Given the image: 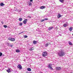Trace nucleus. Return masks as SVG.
I'll return each mask as SVG.
<instances>
[{
	"mask_svg": "<svg viewBox=\"0 0 73 73\" xmlns=\"http://www.w3.org/2000/svg\"><path fill=\"white\" fill-rule=\"evenodd\" d=\"M58 56L59 57H62L65 55V52L64 50H61V51L58 53Z\"/></svg>",
	"mask_w": 73,
	"mask_h": 73,
	"instance_id": "f257e3e1",
	"label": "nucleus"
},
{
	"mask_svg": "<svg viewBox=\"0 0 73 73\" xmlns=\"http://www.w3.org/2000/svg\"><path fill=\"white\" fill-rule=\"evenodd\" d=\"M48 56V53L46 51H44L42 52V56L43 57H46Z\"/></svg>",
	"mask_w": 73,
	"mask_h": 73,
	"instance_id": "f03ea898",
	"label": "nucleus"
},
{
	"mask_svg": "<svg viewBox=\"0 0 73 73\" xmlns=\"http://www.w3.org/2000/svg\"><path fill=\"white\" fill-rule=\"evenodd\" d=\"M8 40L11 41H15V38H9Z\"/></svg>",
	"mask_w": 73,
	"mask_h": 73,
	"instance_id": "7ed1b4c3",
	"label": "nucleus"
},
{
	"mask_svg": "<svg viewBox=\"0 0 73 73\" xmlns=\"http://www.w3.org/2000/svg\"><path fill=\"white\" fill-rule=\"evenodd\" d=\"M17 68H19V69L20 70L21 69H22V66H21V65H20V64H19L18 65Z\"/></svg>",
	"mask_w": 73,
	"mask_h": 73,
	"instance_id": "20e7f679",
	"label": "nucleus"
},
{
	"mask_svg": "<svg viewBox=\"0 0 73 73\" xmlns=\"http://www.w3.org/2000/svg\"><path fill=\"white\" fill-rule=\"evenodd\" d=\"M56 69L57 70H61V68L59 67H56Z\"/></svg>",
	"mask_w": 73,
	"mask_h": 73,
	"instance_id": "39448f33",
	"label": "nucleus"
},
{
	"mask_svg": "<svg viewBox=\"0 0 73 73\" xmlns=\"http://www.w3.org/2000/svg\"><path fill=\"white\" fill-rule=\"evenodd\" d=\"M27 21H28V19H25L23 21V23L24 24H26L27 23Z\"/></svg>",
	"mask_w": 73,
	"mask_h": 73,
	"instance_id": "423d86ee",
	"label": "nucleus"
},
{
	"mask_svg": "<svg viewBox=\"0 0 73 73\" xmlns=\"http://www.w3.org/2000/svg\"><path fill=\"white\" fill-rule=\"evenodd\" d=\"M52 65L51 64H48V68H49L51 70H53V68L52 67Z\"/></svg>",
	"mask_w": 73,
	"mask_h": 73,
	"instance_id": "0eeeda50",
	"label": "nucleus"
},
{
	"mask_svg": "<svg viewBox=\"0 0 73 73\" xmlns=\"http://www.w3.org/2000/svg\"><path fill=\"white\" fill-rule=\"evenodd\" d=\"M34 49H35V48L32 47L30 48L29 49V50H30V51H32V50H34Z\"/></svg>",
	"mask_w": 73,
	"mask_h": 73,
	"instance_id": "6e6552de",
	"label": "nucleus"
},
{
	"mask_svg": "<svg viewBox=\"0 0 73 73\" xmlns=\"http://www.w3.org/2000/svg\"><path fill=\"white\" fill-rule=\"evenodd\" d=\"M45 6H42L40 7V9H45Z\"/></svg>",
	"mask_w": 73,
	"mask_h": 73,
	"instance_id": "1a4fd4ad",
	"label": "nucleus"
},
{
	"mask_svg": "<svg viewBox=\"0 0 73 73\" xmlns=\"http://www.w3.org/2000/svg\"><path fill=\"white\" fill-rule=\"evenodd\" d=\"M6 71L7 72H8L9 73H10L11 72V69H10V68H8V70H7Z\"/></svg>",
	"mask_w": 73,
	"mask_h": 73,
	"instance_id": "9d476101",
	"label": "nucleus"
},
{
	"mask_svg": "<svg viewBox=\"0 0 73 73\" xmlns=\"http://www.w3.org/2000/svg\"><path fill=\"white\" fill-rule=\"evenodd\" d=\"M49 44H50V43H46L45 45V46H46V47H47V46H48V45H49Z\"/></svg>",
	"mask_w": 73,
	"mask_h": 73,
	"instance_id": "9b49d317",
	"label": "nucleus"
},
{
	"mask_svg": "<svg viewBox=\"0 0 73 73\" xmlns=\"http://www.w3.org/2000/svg\"><path fill=\"white\" fill-rule=\"evenodd\" d=\"M68 44L70 45H73V43L70 41L69 42Z\"/></svg>",
	"mask_w": 73,
	"mask_h": 73,
	"instance_id": "f8f14e48",
	"label": "nucleus"
},
{
	"mask_svg": "<svg viewBox=\"0 0 73 73\" xmlns=\"http://www.w3.org/2000/svg\"><path fill=\"white\" fill-rule=\"evenodd\" d=\"M36 43H37V41L35 40L33 41V44H34L35 45V44H36Z\"/></svg>",
	"mask_w": 73,
	"mask_h": 73,
	"instance_id": "ddd939ff",
	"label": "nucleus"
},
{
	"mask_svg": "<svg viewBox=\"0 0 73 73\" xmlns=\"http://www.w3.org/2000/svg\"><path fill=\"white\" fill-rule=\"evenodd\" d=\"M53 27H49L48 29V30H51V29H53Z\"/></svg>",
	"mask_w": 73,
	"mask_h": 73,
	"instance_id": "4468645a",
	"label": "nucleus"
},
{
	"mask_svg": "<svg viewBox=\"0 0 73 73\" xmlns=\"http://www.w3.org/2000/svg\"><path fill=\"white\" fill-rule=\"evenodd\" d=\"M73 29V28L72 27H70L69 28V30L70 31H72V30Z\"/></svg>",
	"mask_w": 73,
	"mask_h": 73,
	"instance_id": "2eb2a0df",
	"label": "nucleus"
},
{
	"mask_svg": "<svg viewBox=\"0 0 73 73\" xmlns=\"http://www.w3.org/2000/svg\"><path fill=\"white\" fill-rule=\"evenodd\" d=\"M16 52H17V53H19V52H20V50H19V49H17L16 50Z\"/></svg>",
	"mask_w": 73,
	"mask_h": 73,
	"instance_id": "dca6fc26",
	"label": "nucleus"
},
{
	"mask_svg": "<svg viewBox=\"0 0 73 73\" xmlns=\"http://www.w3.org/2000/svg\"><path fill=\"white\" fill-rule=\"evenodd\" d=\"M5 5V4H4L3 3H1V6H4Z\"/></svg>",
	"mask_w": 73,
	"mask_h": 73,
	"instance_id": "f3484780",
	"label": "nucleus"
},
{
	"mask_svg": "<svg viewBox=\"0 0 73 73\" xmlns=\"http://www.w3.org/2000/svg\"><path fill=\"white\" fill-rule=\"evenodd\" d=\"M27 70L28 71H29L30 72L31 71V69L30 68H27Z\"/></svg>",
	"mask_w": 73,
	"mask_h": 73,
	"instance_id": "a211bd4d",
	"label": "nucleus"
},
{
	"mask_svg": "<svg viewBox=\"0 0 73 73\" xmlns=\"http://www.w3.org/2000/svg\"><path fill=\"white\" fill-rule=\"evenodd\" d=\"M19 21H21L23 20V19L21 18H20L19 19Z\"/></svg>",
	"mask_w": 73,
	"mask_h": 73,
	"instance_id": "6ab92c4d",
	"label": "nucleus"
},
{
	"mask_svg": "<svg viewBox=\"0 0 73 73\" xmlns=\"http://www.w3.org/2000/svg\"><path fill=\"white\" fill-rule=\"evenodd\" d=\"M61 16H62L61 15H57V17L58 18H60Z\"/></svg>",
	"mask_w": 73,
	"mask_h": 73,
	"instance_id": "aec40b11",
	"label": "nucleus"
},
{
	"mask_svg": "<svg viewBox=\"0 0 73 73\" xmlns=\"http://www.w3.org/2000/svg\"><path fill=\"white\" fill-rule=\"evenodd\" d=\"M29 6H32V3H29Z\"/></svg>",
	"mask_w": 73,
	"mask_h": 73,
	"instance_id": "412c9836",
	"label": "nucleus"
},
{
	"mask_svg": "<svg viewBox=\"0 0 73 73\" xmlns=\"http://www.w3.org/2000/svg\"><path fill=\"white\" fill-rule=\"evenodd\" d=\"M19 24L20 26H22L23 25V23H20Z\"/></svg>",
	"mask_w": 73,
	"mask_h": 73,
	"instance_id": "4be33fe9",
	"label": "nucleus"
},
{
	"mask_svg": "<svg viewBox=\"0 0 73 73\" xmlns=\"http://www.w3.org/2000/svg\"><path fill=\"white\" fill-rule=\"evenodd\" d=\"M68 26V25H66V24H64V27H66V26Z\"/></svg>",
	"mask_w": 73,
	"mask_h": 73,
	"instance_id": "5701e85b",
	"label": "nucleus"
},
{
	"mask_svg": "<svg viewBox=\"0 0 73 73\" xmlns=\"http://www.w3.org/2000/svg\"><path fill=\"white\" fill-rule=\"evenodd\" d=\"M3 27L5 28H7V25H3Z\"/></svg>",
	"mask_w": 73,
	"mask_h": 73,
	"instance_id": "b1692460",
	"label": "nucleus"
},
{
	"mask_svg": "<svg viewBox=\"0 0 73 73\" xmlns=\"http://www.w3.org/2000/svg\"><path fill=\"white\" fill-rule=\"evenodd\" d=\"M2 55H3V53L1 52H0V57H1Z\"/></svg>",
	"mask_w": 73,
	"mask_h": 73,
	"instance_id": "393cba45",
	"label": "nucleus"
},
{
	"mask_svg": "<svg viewBox=\"0 0 73 73\" xmlns=\"http://www.w3.org/2000/svg\"><path fill=\"white\" fill-rule=\"evenodd\" d=\"M59 1L61 3H62V2H63V1H64V0H59Z\"/></svg>",
	"mask_w": 73,
	"mask_h": 73,
	"instance_id": "a878e982",
	"label": "nucleus"
},
{
	"mask_svg": "<svg viewBox=\"0 0 73 73\" xmlns=\"http://www.w3.org/2000/svg\"><path fill=\"white\" fill-rule=\"evenodd\" d=\"M24 37V38H27V37H28V36H27V35H25Z\"/></svg>",
	"mask_w": 73,
	"mask_h": 73,
	"instance_id": "bb28decb",
	"label": "nucleus"
},
{
	"mask_svg": "<svg viewBox=\"0 0 73 73\" xmlns=\"http://www.w3.org/2000/svg\"><path fill=\"white\" fill-rule=\"evenodd\" d=\"M44 19V21L45 20H48V19L47 18H46Z\"/></svg>",
	"mask_w": 73,
	"mask_h": 73,
	"instance_id": "cd10ccee",
	"label": "nucleus"
},
{
	"mask_svg": "<svg viewBox=\"0 0 73 73\" xmlns=\"http://www.w3.org/2000/svg\"><path fill=\"white\" fill-rule=\"evenodd\" d=\"M45 21L44 19H42L41 20V22H43V21Z\"/></svg>",
	"mask_w": 73,
	"mask_h": 73,
	"instance_id": "c85d7f7f",
	"label": "nucleus"
},
{
	"mask_svg": "<svg viewBox=\"0 0 73 73\" xmlns=\"http://www.w3.org/2000/svg\"><path fill=\"white\" fill-rule=\"evenodd\" d=\"M27 17H28L29 18H31V17L30 16H28Z\"/></svg>",
	"mask_w": 73,
	"mask_h": 73,
	"instance_id": "c756f323",
	"label": "nucleus"
},
{
	"mask_svg": "<svg viewBox=\"0 0 73 73\" xmlns=\"http://www.w3.org/2000/svg\"><path fill=\"white\" fill-rule=\"evenodd\" d=\"M1 23L2 24H4V22H3V21H1Z\"/></svg>",
	"mask_w": 73,
	"mask_h": 73,
	"instance_id": "7c9ffc66",
	"label": "nucleus"
},
{
	"mask_svg": "<svg viewBox=\"0 0 73 73\" xmlns=\"http://www.w3.org/2000/svg\"><path fill=\"white\" fill-rule=\"evenodd\" d=\"M12 46H13V45H11V48L12 47Z\"/></svg>",
	"mask_w": 73,
	"mask_h": 73,
	"instance_id": "2f4dec72",
	"label": "nucleus"
},
{
	"mask_svg": "<svg viewBox=\"0 0 73 73\" xmlns=\"http://www.w3.org/2000/svg\"><path fill=\"white\" fill-rule=\"evenodd\" d=\"M32 1H33V0H30V1H31V2H32Z\"/></svg>",
	"mask_w": 73,
	"mask_h": 73,
	"instance_id": "473e14b6",
	"label": "nucleus"
},
{
	"mask_svg": "<svg viewBox=\"0 0 73 73\" xmlns=\"http://www.w3.org/2000/svg\"><path fill=\"white\" fill-rule=\"evenodd\" d=\"M23 32H21V33H23Z\"/></svg>",
	"mask_w": 73,
	"mask_h": 73,
	"instance_id": "72a5a7b5",
	"label": "nucleus"
},
{
	"mask_svg": "<svg viewBox=\"0 0 73 73\" xmlns=\"http://www.w3.org/2000/svg\"><path fill=\"white\" fill-rule=\"evenodd\" d=\"M58 15H60V14H58Z\"/></svg>",
	"mask_w": 73,
	"mask_h": 73,
	"instance_id": "f704fd0d",
	"label": "nucleus"
},
{
	"mask_svg": "<svg viewBox=\"0 0 73 73\" xmlns=\"http://www.w3.org/2000/svg\"><path fill=\"white\" fill-rule=\"evenodd\" d=\"M20 12H21V10H20Z\"/></svg>",
	"mask_w": 73,
	"mask_h": 73,
	"instance_id": "c9c22d12",
	"label": "nucleus"
},
{
	"mask_svg": "<svg viewBox=\"0 0 73 73\" xmlns=\"http://www.w3.org/2000/svg\"><path fill=\"white\" fill-rule=\"evenodd\" d=\"M40 73H42V72H40Z\"/></svg>",
	"mask_w": 73,
	"mask_h": 73,
	"instance_id": "e433bc0d",
	"label": "nucleus"
},
{
	"mask_svg": "<svg viewBox=\"0 0 73 73\" xmlns=\"http://www.w3.org/2000/svg\"><path fill=\"white\" fill-rule=\"evenodd\" d=\"M67 24H68V23H67Z\"/></svg>",
	"mask_w": 73,
	"mask_h": 73,
	"instance_id": "4c0bfd02",
	"label": "nucleus"
},
{
	"mask_svg": "<svg viewBox=\"0 0 73 73\" xmlns=\"http://www.w3.org/2000/svg\"><path fill=\"white\" fill-rule=\"evenodd\" d=\"M0 5H1V4H0Z\"/></svg>",
	"mask_w": 73,
	"mask_h": 73,
	"instance_id": "58836bf2",
	"label": "nucleus"
}]
</instances>
